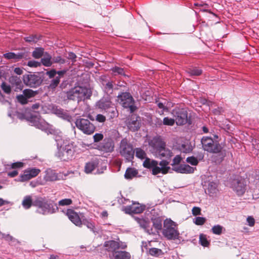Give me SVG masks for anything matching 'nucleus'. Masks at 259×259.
Returning a JSON list of instances; mask_svg holds the SVG:
<instances>
[{
    "instance_id": "nucleus-46",
    "label": "nucleus",
    "mask_w": 259,
    "mask_h": 259,
    "mask_svg": "<svg viewBox=\"0 0 259 259\" xmlns=\"http://www.w3.org/2000/svg\"><path fill=\"white\" fill-rule=\"evenodd\" d=\"M26 170L31 179L37 176L40 171L39 169L36 168H29Z\"/></svg>"
},
{
    "instance_id": "nucleus-18",
    "label": "nucleus",
    "mask_w": 259,
    "mask_h": 259,
    "mask_svg": "<svg viewBox=\"0 0 259 259\" xmlns=\"http://www.w3.org/2000/svg\"><path fill=\"white\" fill-rule=\"evenodd\" d=\"M114 143L110 138H105L103 141L98 145V149L104 152H111L113 151Z\"/></svg>"
},
{
    "instance_id": "nucleus-42",
    "label": "nucleus",
    "mask_w": 259,
    "mask_h": 259,
    "mask_svg": "<svg viewBox=\"0 0 259 259\" xmlns=\"http://www.w3.org/2000/svg\"><path fill=\"white\" fill-rule=\"evenodd\" d=\"M136 156L141 159H145L146 157V152L141 148H136L135 150Z\"/></svg>"
},
{
    "instance_id": "nucleus-7",
    "label": "nucleus",
    "mask_w": 259,
    "mask_h": 259,
    "mask_svg": "<svg viewBox=\"0 0 259 259\" xmlns=\"http://www.w3.org/2000/svg\"><path fill=\"white\" fill-rule=\"evenodd\" d=\"M119 152L120 154L128 162L132 161L134 158L135 150L133 146L126 138L121 140Z\"/></svg>"
},
{
    "instance_id": "nucleus-49",
    "label": "nucleus",
    "mask_w": 259,
    "mask_h": 259,
    "mask_svg": "<svg viewBox=\"0 0 259 259\" xmlns=\"http://www.w3.org/2000/svg\"><path fill=\"white\" fill-rule=\"evenodd\" d=\"M28 121H29L34 126L36 127V125L37 123L39 122L40 120L37 116L31 114L29 116Z\"/></svg>"
},
{
    "instance_id": "nucleus-6",
    "label": "nucleus",
    "mask_w": 259,
    "mask_h": 259,
    "mask_svg": "<svg viewBox=\"0 0 259 259\" xmlns=\"http://www.w3.org/2000/svg\"><path fill=\"white\" fill-rule=\"evenodd\" d=\"M162 233L168 240H176L179 238L180 233L174 222L171 220H166L163 222Z\"/></svg>"
},
{
    "instance_id": "nucleus-56",
    "label": "nucleus",
    "mask_w": 259,
    "mask_h": 259,
    "mask_svg": "<svg viewBox=\"0 0 259 259\" xmlns=\"http://www.w3.org/2000/svg\"><path fill=\"white\" fill-rule=\"evenodd\" d=\"M24 39L26 41L31 42H36L38 40H39V38L37 37L36 35H30L29 36H27L24 37Z\"/></svg>"
},
{
    "instance_id": "nucleus-21",
    "label": "nucleus",
    "mask_w": 259,
    "mask_h": 259,
    "mask_svg": "<svg viewBox=\"0 0 259 259\" xmlns=\"http://www.w3.org/2000/svg\"><path fill=\"white\" fill-rule=\"evenodd\" d=\"M151 221L152 223V230L154 233L150 235H156L162 230V222L163 220L161 217H152L151 218Z\"/></svg>"
},
{
    "instance_id": "nucleus-3",
    "label": "nucleus",
    "mask_w": 259,
    "mask_h": 259,
    "mask_svg": "<svg viewBox=\"0 0 259 259\" xmlns=\"http://www.w3.org/2000/svg\"><path fill=\"white\" fill-rule=\"evenodd\" d=\"M34 206L37 208V212L43 215L55 213L58 209L53 200L40 196L34 197Z\"/></svg>"
},
{
    "instance_id": "nucleus-61",
    "label": "nucleus",
    "mask_w": 259,
    "mask_h": 259,
    "mask_svg": "<svg viewBox=\"0 0 259 259\" xmlns=\"http://www.w3.org/2000/svg\"><path fill=\"white\" fill-rule=\"evenodd\" d=\"M201 209L199 207L195 206L192 208V212L193 215L196 216L201 214Z\"/></svg>"
},
{
    "instance_id": "nucleus-43",
    "label": "nucleus",
    "mask_w": 259,
    "mask_h": 259,
    "mask_svg": "<svg viewBox=\"0 0 259 259\" xmlns=\"http://www.w3.org/2000/svg\"><path fill=\"white\" fill-rule=\"evenodd\" d=\"M111 71L114 75H120L122 76H126L124 73V69L118 66H115L111 68Z\"/></svg>"
},
{
    "instance_id": "nucleus-29",
    "label": "nucleus",
    "mask_w": 259,
    "mask_h": 259,
    "mask_svg": "<svg viewBox=\"0 0 259 259\" xmlns=\"http://www.w3.org/2000/svg\"><path fill=\"white\" fill-rule=\"evenodd\" d=\"M99 162L97 160H91L86 163L84 166V171L86 174L91 173L98 165Z\"/></svg>"
},
{
    "instance_id": "nucleus-62",
    "label": "nucleus",
    "mask_w": 259,
    "mask_h": 259,
    "mask_svg": "<svg viewBox=\"0 0 259 259\" xmlns=\"http://www.w3.org/2000/svg\"><path fill=\"white\" fill-rule=\"evenodd\" d=\"M182 160V158L180 155H177L174 157L172 160V163L171 164L172 166L176 164H179Z\"/></svg>"
},
{
    "instance_id": "nucleus-51",
    "label": "nucleus",
    "mask_w": 259,
    "mask_h": 259,
    "mask_svg": "<svg viewBox=\"0 0 259 259\" xmlns=\"http://www.w3.org/2000/svg\"><path fill=\"white\" fill-rule=\"evenodd\" d=\"M181 150L184 153H188L192 151V148L188 144H184L181 146Z\"/></svg>"
},
{
    "instance_id": "nucleus-44",
    "label": "nucleus",
    "mask_w": 259,
    "mask_h": 259,
    "mask_svg": "<svg viewBox=\"0 0 259 259\" xmlns=\"http://www.w3.org/2000/svg\"><path fill=\"white\" fill-rule=\"evenodd\" d=\"M149 253L153 256L158 257L163 254L161 249L157 248H151L149 250Z\"/></svg>"
},
{
    "instance_id": "nucleus-1",
    "label": "nucleus",
    "mask_w": 259,
    "mask_h": 259,
    "mask_svg": "<svg viewBox=\"0 0 259 259\" xmlns=\"http://www.w3.org/2000/svg\"><path fill=\"white\" fill-rule=\"evenodd\" d=\"M203 149L210 153L215 154L212 156L213 161L218 164H220L226 156V150L217 141H214L211 137L204 136L201 140Z\"/></svg>"
},
{
    "instance_id": "nucleus-24",
    "label": "nucleus",
    "mask_w": 259,
    "mask_h": 259,
    "mask_svg": "<svg viewBox=\"0 0 259 259\" xmlns=\"http://www.w3.org/2000/svg\"><path fill=\"white\" fill-rule=\"evenodd\" d=\"M104 247L106 251L112 253L119 249V242L115 240L106 241L104 242Z\"/></svg>"
},
{
    "instance_id": "nucleus-41",
    "label": "nucleus",
    "mask_w": 259,
    "mask_h": 259,
    "mask_svg": "<svg viewBox=\"0 0 259 259\" xmlns=\"http://www.w3.org/2000/svg\"><path fill=\"white\" fill-rule=\"evenodd\" d=\"M199 243L204 247H208L210 245L209 241L207 240L206 235L200 234L199 235Z\"/></svg>"
},
{
    "instance_id": "nucleus-33",
    "label": "nucleus",
    "mask_w": 259,
    "mask_h": 259,
    "mask_svg": "<svg viewBox=\"0 0 259 259\" xmlns=\"http://www.w3.org/2000/svg\"><path fill=\"white\" fill-rule=\"evenodd\" d=\"M138 174L137 169L134 168L128 167L124 174V178L127 180H131Z\"/></svg>"
},
{
    "instance_id": "nucleus-64",
    "label": "nucleus",
    "mask_w": 259,
    "mask_h": 259,
    "mask_svg": "<svg viewBox=\"0 0 259 259\" xmlns=\"http://www.w3.org/2000/svg\"><path fill=\"white\" fill-rule=\"evenodd\" d=\"M162 121L163 120H162L160 118L158 117H156L154 119V124L156 126L158 127H160L163 125Z\"/></svg>"
},
{
    "instance_id": "nucleus-47",
    "label": "nucleus",
    "mask_w": 259,
    "mask_h": 259,
    "mask_svg": "<svg viewBox=\"0 0 259 259\" xmlns=\"http://www.w3.org/2000/svg\"><path fill=\"white\" fill-rule=\"evenodd\" d=\"M223 229V226L220 225H217L212 227L211 231L213 234L220 235L222 233Z\"/></svg>"
},
{
    "instance_id": "nucleus-53",
    "label": "nucleus",
    "mask_w": 259,
    "mask_h": 259,
    "mask_svg": "<svg viewBox=\"0 0 259 259\" xmlns=\"http://www.w3.org/2000/svg\"><path fill=\"white\" fill-rule=\"evenodd\" d=\"M195 220L194 221V223L198 226L203 225L206 222V219L205 218L197 217L195 219Z\"/></svg>"
},
{
    "instance_id": "nucleus-9",
    "label": "nucleus",
    "mask_w": 259,
    "mask_h": 259,
    "mask_svg": "<svg viewBox=\"0 0 259 259\" xmlns=\"http://www.w3.org/2000/svg\"><path fill=\"white\" fill-rule=\"evenodd\" d=\"M75 124L77 128L86 135H92L96 130L94 124L88 119L77 117Z\"/></svg>"
},
{
    "instance_id": "nucleus-59",
    "label": "nucleus",
    "mask_w": 259,
    "mask_h": 259,
    "mask_svg": "<svg viewBox=\"0 0 259 259\" xmlns=\"http://www.w3.org/2000/svg\"><path fill=\"white\" fill-rule=\"evenodd\" d=\"M27 65L30 67H37L41 66V63L35 60H30L27 62Z\"/></svg>"
},
{
    "instance_id": "nucleus-45",
    "label": "nucleus",
    "mask_w": 259,
    "mask_h": 259,
    "mask_svg": "<svg viewBox=\"0 0 259 259\" xmlns=\"http://www.w3.org/2000/svg\"><path fill=\"white\" fill-rule=\"evenodd\" d=\"M51 79L52 80L50 81L49 84V88L51 89H55L58 85L60 81L59 76H55Z\"/></svg>"
},
{
    "instance_id": "nucleus-55",
    "label": "nucleus",
    "mask_w": 259,
    "mask_h": 259,
    "mask_svg": "<svg viewBox=\"0 0 259 259\" xmlns=\"http://www.w3.org/2000/svg\"><path fill=\"white\" fill-rule=\"evenodd\" d=\"M1 88L3 91L6 94L10 93L11 89L9 84H7L6 82H3L1 85Z\"/></svg>"
},
{
    "instance_id": "nucleus-31",
    "label": "nucleus",
    "mask_w": 259,
    "mask_h": 259,
    "mask_svg": "<svg viewBox=\"0 0 259 259\" xmlns=\"http://www.w3.org/2000/svg\"><path fill=\"white\" fill-rule=\"evenodd\" d=\"M34 197L33 198L30 195L24 197L22 204L25 209H29L31 206H34Z\"/></svg>"
},
{
    "instance_id": "nucleus-36",
    "label": "nucleus",
    "mask_w": 259,
    "mask_h": 259,
    "mask_svg": "<svg viewBox=\"0 0 259 259\" xmlns=\"http://www.w3.org/2000/svg\"><path fill=\"white\" fill-rule=\"evenodd\" d=\"M217 187V184L215 182H210L208 183L207 190L210 196H213L217 193L218 191Z\"/></svg>"
},
{
    "instance_id": "nucleus-60",
    "label": "nucleus",
    "mask_w": 259,
    "mask_h": 259,
    "mask_svg": "<svg viewBox=\"0 0 259 259\" xmlns=\"http://www.w3.org/2000/svg\"><path fill=\"white\" fill-rule=\"evenodd\" d=\"M4 57L7 59H12L16 58V54L14 53L9 52L4 54Z\"/></svg>"
},
{
    "instance_id": "nucleus-26",
    "label": "nucleus",
    "mask_w": 259,
    "mask_h": 259,
    "mask_svg": "<svg viewBox=\"0 0 259 259\" xmlns=\"http://www.w3.org/2000/svg\"><path fill=\"white\" fill-rule=\"evenodd\" d=\"M110 259H131L129 252L125 251H116L109 255Z\"/></svg>"
},
{
    "instance_id": "nucleus-48",
    "label": "nucleus",
    "mask_w": 259,
    "mask_h": 259,
    "mask_svg": "<svg viewBox=\"0 0 259 259\" xmlns=\"http://www.w3.org/2000/svg\"><path fill=\"white\" fill-rule=\"evenodd\" d=\"M66 60L62 58L60 56H52V62L53 63H59L60 64H64L65 63Z\"/></svg>"
},
{
    "instance_id": "nucleus-12",
    "label": "nucleus",
    "mask_w": 259,
    "mask_h": 259,
    "mask_svg": "<svg viewBox=\"0 0 259 259\" xmlns=\"http://www.w3.org/2000/svg\"><path fill=\"white\" fill-rule=\"evenodd\" d=\"M87 91V90L84 88L75 87L67 92V98L68 100H77L79 102L85 96Z\"/></svg>"
},
{
    "instance_id": "nucleus-13",
    "label": "nucleus",
    "mask_w": 259,
    "mask_h": 259,
    "mask_svg": "<svg viewBox=\"0 0 259 259\" xmlns=\"http://www.w3.org/2000/svg\"><path fill=\"white\" fill-rule=\"evenodd\" d=\"M38 92L37 91H33L31 89H26L22 91V94L17 95V102L22 105L27 104L29 102L32 101V99L35 97Z\"/></svg>"
},
{
    "instance_id": "nucleus-35",
    "label": "nucleus",
    "mask_w": 259,
    "mask_h": 259,
    "mask_svg": "<svg viewBox=\"0 0 259 259\" xmlns=\"http://www.w3.org/2000/svg\"><path fill=\"white\" fill-rule=\"evenodd\" d=\"M16 162H13V163L8 164L5 165L6 170H10L11 169H14L12 172H8V175L10 177H15L16 176Z\"/></svg>"
},
{
    "instance_id": "nucleus-25",
    "label": "nucleus",
    "mask_w": 259,
    "mask_h": 259,
    "mask_svg": "<svg viewBox=\"0 0 259 259\" xmlns=\"http://www.w3.org/2000/svg\"><path fill=\"white\" fill-rule=\"evenodd\" d=\"M195 168L188 164H181L178 166L173 167L172 169L178 173L191 174L194 171Z\"/></svg>"
},
{
    "instance_id": "nucleus-4",
    "label": "nucleus",
    "mask_w": 259,
    "mask_h": 259,
    "mask_svg": "<svg viewBox=\"0 0 259 259\" xmlns=\"http://www.w3.org/2000/svg\"><path fill=\"white\" fill-rule=\"evenodd\" d=\"M44 80L43 75L40 73H30L23 75L22 77H17V89L22 90L23 88V85L22 83L23 80V83L30 88H37L42 83Z\"/></svg>"
},
{
    "instance_id": "nucleus-14",
    "label": "nucleus",
    "mask_w": 259,
    "mask_h": 259,
    "mask_svg": "<svg viewBox=\"0 0 259 259\" xmlns=\"http://www.w3.org/2000/svg\"><path fill=\"white\" fill-rule=\"evenodd\" d=\"M146 206L141 204L139 202H133L130 205L123 206L122 211L126 214H131L133 213H141L145 209Z\"/></svg>"
},
{
    "instance_id": "nucleus-52",
    "label": "nucleus",
    "mask_w": 259,
    "mask_h": 259,
    "mask_svg": "<svg viewBox=\"0 0 259 259\" xmlns=\"http://www.w3.org/2000/svg\"><path fill=\"white\" fill-rule=\"evenodd\" d=\"M186 161L192 165L196 166L198 164V159L196 157L190 156L187 158Z\"/></svg>"
},
{
    "instance_id": "nucleus-63",
    "label": "nucleus",
    "mask_w": 259,
    "mask_h": 259,
    "mask_svg": "<svg viewBox=\"0 0 259 259\" xmlns=\"http://www.w3.org/2000/svg\"><path fill=\"white\" fill-rule=\"evenodd\" d=\"M17 118L20 119L21 120H26L28 121L29 116L26 115L24 113H20V112H17Z\"/></svg>"
},
{
    "instance_id": "nucleus-37",
    "label": "nucleus",
    "mask_w": 259,
    "mask_h": 259,
    "mask_svg": "<svg viewBox=\"0 0 259 259\" xmlns=\"http://www.w3.org/2000/svg\"><path fill=\"white\" fill-rule=\"evenodd\" d=\"M45 178L48 181H54L58 180L57 174L52 170L47 171Z\"/></svg>"
},
{
    "instance_id": "nucleus-19",
    "label": "nucleus",
    "mask_w": 259,
    "mask_h": 259,
    "mask_svg": "<svg viewBox=\"0 0 259 259\" xmlns=\"http://www.w3.org/2000/svg\"><path fill=\"white\" fill-rule=\"evenodd\" d=\"M112 99V96H104L96 103L97 108L105 112L111 105H112L113 103L111 101Z\"/></svg>"
},
{
    "instance_id": "nucleus-50",
    "label": "nucleus",
    "mask_w": 259,
    "mask_h": 259,
    "mask_svg": "<svg viewBox=\"0 0 259 259\" xmlns=\"http://www.w3.org/2000/svg\"><path fill=\"white\" fill-rule=\"evenodd\" d=\"M175 122V119L165 117L163 119L162 123L163 125L172 126L174 125Z\"/></svg>"
},
{
    "instance_id": "nucleus-38",
    "label": "nucleus",
    "mask_w": 259,
    "mask_h": 259,
    "mask_svg": "<svg viewBox=\"0 0 259 259\" xmlns=\"http://www.w3.org/2000/svg\"><path fill=\"white\" fill-rule=\"evenodd\" d=\"M44 54V49L41 47L35 48L32 52V56L35 59H39L41 58Z\"/></svg>"
},
{
    "instance_id": "nucleus-10",
    "label": "nucleus",
    "mask_w": 259,
    "mask_h": 259,
    "mask_svg": "<svg viewBox=\"0 0 259 259\" xmlns=\"http://www.w3.org/2000/svg\"><path fill=\"white\" fill-rule=\"evenodd\" d=\"M178 125H183L188 122V112L186 109L176 107L171 112Z\"/></svg>"
},
{
    "instance_id": "nucleus-23",
    "label": "nucleus",
    "mask_w": 259,
    "mask_h": 259,
    "mask_svg": "<svg viewBox=\"0 0 259 259\" xmlns=\"http://www.w3.org/2000/svg\"><path fill=\"white\" fill-rule=\"evenodd\" d=\"M66 214L74 225L78 227H81L82 220L74 210L71 209H68Z\"/></svg>"
},
{
    "instance_id": "nucleus-15",
    "label": "nucleus",
    "mask_w": 259,
    "mask_h": 259,
    "mask_svg": "<svg viewBox=\"0 0 259 259\" xmlns=\"http://www.w3.org/2000/svg\"><path fill=\"white\" fill-rule=\"evenodd\" d=\"M101 82L103 86V90L106 96H111L113 91L115 89V84L114 82L110 79H107L105 76H102L100 77Z\"/></svg>"
},
{
    "instance_id": "nucleus-40",
    "label": "nucleus",
    "mask_w": 259,
    "mask_h": 259,
    "mask_svg": "<svg viewBox=\"0 0 259 259\" xmlns=\"http://www.w3.org/2000/svg\"><path fill=\"white\" fill-rule=\"evenodd\" d=\"M82 225L86 226L88 227V228L90 229L92 232L94 233L96 232V231L95 230V224L92 221L87 219H82L81 222V226Z\"/></svg>"
},
{
    "instance_id": "nucleus-5",
    "label": "nucleus",
    "mask_w": 259,
    "mask_h": 259,
    "mask_svg": "<svg viewBox=\"0 0 259 259\" xmlns=\"http://www.w3.org/2000/svg\"><path fill=\"white\" fill-rule=\"evenodd\" d=\"M75 151V147L73 142H64L60 147L58 145V151L56 156L61 160L67 161L73 158Z\"/></svg>"
},
{
    "instance_id": "nucleus-27",
    "label": "nucleus",
    "mask_w": 259,
    "mask_h": 259,
    "mask_svg": "<svg viewBox=\"0 0 259 259\" xmlns=\"http://www.w3.org/2000/svg\"><path fill=\"white\" fill-rule=\"evenodd\" d=\"M67 71V69L57 71L55 69H52L49 71H47L46 74L49 76V78H52L55 76H59V79H60L61 77L64 76Z\"/></svg>"
},
{
    "instance_id": "nucleus-28",
    "label": "nucleus",
    "mask_w": 259,
    "mask_h": 259,
    "mask_svg": "<svg viewBox=\"0 0 259 259\" xmlns=\"http://www.w3.org/2000/svg\"><path fill=\"white\" fill-rule=\"evenodd\" d=\"M166 159H163L159 163L158 162V165L160 166V167L159 166L158 174L161 173L163 175H165L168 172L170 167L168 166L169 162Z\"/></svg>"
},
{
    "instance_id": "nucleus-2",
    "label": "nucleus",
    "mask_w": 259,
    "mask_h": 259,
    "mask_svg": "<svg viewBox=\"0 0 259 259\" xmlns=\"http://www.w3.org/2000/svg\"><path fill=\"white\" fill-rule=\"evenodd\" d=\"M150 145L151 147V153L156 158L170 159L173 156L172 151L166 147L165 143L159 138H153L150 143Z\"/></svg>"
},
{
    "instance_id": "nucleus-32",
    "label": "nucleus",
    "mask_w": 259,
    "mask_h": 259,
    "mask_svg": "<svg viewBox=\"0 0 259 259\" xmlns=\"http://www.w3.org/2000/svg\"><path fill=\"white\" fill-rule=\"evenodd\" d=\"M105 112L111 119H113L118 116V112L114 103Z\"/></svg>"
},
{
    "instance_id": "nucleus-8",
    "label": "nucleus",
    "mask_w": 259,
    "mask_h": 259,
    "mask_svg": "<svg viewBox=\"0 0 259 259\" xmlns=\"http://www.w3.org/2000/svg\"><path fill=\"white\" fill-rule=\"evenodd\" d=\"M119 103L124 107L130 109L131 113L134 112L137 109L135 105V100L129 92H122L117 96Z\"/></svg>"
},
{
    "instance_id": "nucleus-17",
    "label": "nucleus",
    "mask_w": 259,
    "mask_h": 259,
    "mask_svg": "<svg viewBox=\"0 0 259 259\" xmlns=\"http://www.w3.org/2000/svg\"><path fill=\"white\" fill-rule=\"evenodd\" d=\"M143 166L144 167L149 169L153 175L156 176L158 174L159 166L158 161L146 157L143 163Z\"/></svg>"
},
{
    "instance_id": "nucleus-58",
    "label": "nucleus",
    "mask_w": 259,
    "mask_h": 259,
    "mask_svg": "<svg viewBox=\"0 0 259 259\" xmlns=\"http://www.w3.org/2000/svg\"><path fill=\"white\" fill-rule=\"evenodd\" d=\"M104 136L101 133H96L93 136L94 142L95 143L99 142L102 140H103Z\"/></svg>"
},
{
    "instance_id": "nucleus-22",
    "label": "nucleus",
    "mask_w": 259,
    "mask_h": 259,
    "mask_svg": "<svg viewBox=\"0 0 259 259\" xmlns=\"http://www.w3.org/2000/svg\"><path fill=\"white\" fill-rule=\"evenodd\" d=\"M52 110L53 113L63 118V119H65L69 122L72 120V116L61 108H60L56 105H54L52 107Z\"/></svg>"
},
{
    "instance_id": "nucleus-11",
    "label": "nucleus",
    "mask_w": 259,
    "mask_h": 259,
    "mask_svg": "<svg viewBox=\"0 0 259 259\" xmlns=\"http://www.w3.org/2000/svg\"><path fill=\"white\" fill-rule=\"evenodd\" d=\"M245 180L241 177L237 176L231 182V187L239 196L242 195L246 191Z\"/></svg>"
},
{
    "instance_id": "nucleus-30",
    "label": "nucleus",
    "mask_w": 259,
    "mask_h": 259,
    "mask_svg": "<svg viewBox=\"0 0 259 259\" xmlns=\"http://www.w3.org/2000/svg\"><path fill=\"white\" fill-rule=\"evenodd\" d=\"M36 127L45 132L48 134H52L53 130L50 127V125L45 121L40 120L36 125Z\"/></svg>"
},
{
    "instance_id": "nucleus-34",
    "label": "nucleus",
    "mask_w": 259,
    "mask_h": 259,
    "mask_svg": "<svg viewBox=\"0 0 259 259\" xmlns=\"http://www.w3.org/2000/svg\"><path fill=\"white\" fill-rule=\"evenodd\" d=\"M41 65L42 64L46 67H50L52 65V56L48 53H45V56L41 59Z\"/></svg>"
},
{
    "instance_id": "nucleus-57",
    "label": "nucleus",
    "mask_w": 259,
    "mask_h": 259,
    "mask_svg": "<svg viewBox=\"0 0 259 259\" xmlns=\"http://www.w3.org/2000/svg\"><path fill=\"white\" fill-rule=\"evenodd\" d=\"M31 179V177L29 176V174L26 171V170H25L24 172V174L21 175L20 177V181L21 182L26 181Z\"/></svg>"
},
{
    "instance_id": "nucleus-16",
    "label": "nucleus",
    "mask_w": 259,
    "mask_h": 259,
    "mask_svg": "<svg viewBox=\"0 0 259 259\" xmlns=\"http://www.w3.org/2000/svg\"><path fill=\"white\" fill-rule=\"evenodd\" d=\"M126 124L131 131L134 132L138 131L141 126L140 118L139 116L132 114L127 118Z\"/></svg>"
},
{
    "instance_id": "nucleus-20",
    "label": "nucleus",
    "mask_w": 259,
    "mask_h": 259,
    "mask_svg": "<svg viewBox=\"0 0 259 259\" xmlns=\"http://www.w3.org/2000/svg\"><path fill=\"white\" fill-rule=\"evenodd\" d=\"M134 220L137 222L141 228H143L149 234L154 233L150 226V222L148 219L143 218L134 217Z\"/></svg>"
},
{
    "instance_id": "nucleus-39",
    "label": "nucleus",
    "mask_w": 259,
    "mask_h": 259,
    "mask_svg": "<svg viewBox=\"0 0 259 259\" xmlns=\"http://www.w3.org/2000/svg\"><path fill=\"white\" fill-rule=\"evenodd\" d=\"M187 72L190 76H199L202 73V70L198 67H194L189 68Z\"/></svg>"
},
{
    "instance_id": "nucleus-54",
    "label": "nucleus",
    "mask_w": 259,
    "mask_h": 259,
    "mask_svg": "<svg viewBox=\"0 0 259 259\" xmlns=\"http://www.w3.org/2000/svg\"><path fill=\"white\" fill-rule=\"evenodd\" d=\"M72 201L71 199L66 198L60 200L58 204L60 206L68 205L72 203Z\"/></svg>"
}]
</instances>
